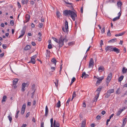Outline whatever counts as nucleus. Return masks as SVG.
Returning <instances> with one entry per match:
<instances>
[{
    "label": "nucleus",
    "mask_w": 127,
    "mask_h": 127,
    "mask_svg": "<svg viewBox=\"0 0 127 127\" xmlns=\"http://www.w3.org/2000/svg\"><path fill=\"white\" fill-rule=\"evenodd\" d=\"M110 119H109L107 120V121H106V125H107L108 124V122L110 121Z\"/></svg>",
    "instance_id": "obj_62"
},
{
    "label": "nucleus",
    "mask_w": 127,
    "mask_h": 127,
    "mask_svg": "<svg viewBox=\"0 0 127 127\" xmlns=\"http://www.w3.org/2000/svg\"><path fill=\"white\" fill-rule=\"evenodd\" d=\"M89 76V75L88 74H86V73L85 72H83L81 77L82 78H83V77H84V78H86V77H88Z\"/></svg>",
    "instance_id": "obj_17"
},
{
    "label": "nucleus",
    "mask_w": 127,
    "mask_h": 127,
    "mask_svg": "<svg viewBox=\"0 0 127 127\" xmlns=\"http://www.w3.org/2000/svg\"><path fill=\"white\" fill-rule=\"evenodd\" d=\"M122 5L121 1L120 0L117 3V5L119 8L121 9V6Z\"/></svg>",
    "instance_id": "obj_15"
},
{
    "label": "nucleus",
    "mask_w": 127,
    "mask_h": 127,
    "mask_svg": "<svg viewBox=\"0 0 127 127\" xmlns=\"http://www.w3.org/2000/svg\"><path fill=\"white\" fill-rule=\"evenodd\" d=\"M113 48L111 46H108L105 48V50L106 52L109 51H113Z\"/></svg>",
    "instance_id": "obj_10"
},
{
    "label": "nucleus",
    "mask_w": 127,
    "mask_h": 127,
    "mask_svg": "<svg viewBox=\"0 0 127 127\" xmlns=\"http://www.w3.org/2000/svg\"><path fill=\"white\" fill-rule=\"evenodd\" d=\"M86 124V120H84L82 122L81 127H85Z\"/></svg>",
    "instance_id": "obj_21"
},
{
    "label": "nucleus",
    "mask_w": 127,
    "mask_h": 127,
    "mask_svg": "<svg viewBox=\"0 0 127 127\" xmlns=\"http://www.w3.org/2000/svg\"><path fill=\"white\" fill-rule=\"evenodd\" d=\"M102 89L101 88H98L95 91V92L96 93V95L95 96V97L94 98L93 100V102H96L97 100V99Z\"/></svg>",
    "instance_id": "obj_3"
},
{
    "label": "nucleus",
    "mask_w": 127,
    "mask_h": 127,
    "mask_svg": "<svg viewBox=\"0 0 127 127\" xmlns=\"http://www.w3.org/2000/svg\"><path fill=\"white\" fill-rule=\"evenodd\" d=\"M63 13L65 16H70L74 21L75 20V18L77 16L76 13L75 12L70 10H65L63 11Z\"/></svg>",
    "instance_id": "obj_1"
},
{
    "label": "nucleus",
    "mask_w": 127,
    "mask_h": 127,
    "mask_svg": "<svg viewBox=\"0 0 127 127\" xmlns=\"http://www.w3.org/2000/svg\"><path fill=\"white\" fill-rule=\"evenodd\" d=\"M125 32H122L119 33V36H122L125 33Z\"/></svg>",
    "instance_id": "obj_42"
},
{
    "label": "nucleus",
    "mask_w": 127,
    "mask_h": 127,
    "mask_svg": "<svg viewBox=\"0 0 127 127\" xmlns=\"http://www.w3.org/2000/svg\"><path fill=\"white\" fill-rule=\"evenodd\" d=\"M19 112H17L15 116V118L17 119L18 118L19 115Z\"/></svg>",
    "instance_id": "obj_39"
},
{
    "label": "nucleus",
    "mask_w": 127,
    "mask_h": 127,
    "mask_svg": "<svg viewBox=\"0 0 127 127\" xmlns=\"http://www.w3.org/2000/svg\"><path fill=\"white\" fill-rule=\"evenodd\" d=\"M124 76L123 75H122L120 77H119L118 79V80L119 81V82H120L121 81H122L123 78H124Z\"/></svg>",
    "instance_id": "obj_30"
},
{
    "label": "nucleus",
    "mask_w": 127,
    "mask_h": 127,
    "mask_svg": "<svg viewBox=\"0 0 127 127\" xmlns=\"http://www.w3.org/2000/svg\"><path fill=\"white\" fill-rule=\"evenodd\" d=\"M2 47L4 49H5L7 47L6 45V44H3L2 45Z\"/></svg>",
    "instance_id": "obj_48"
},
{
    "label": "nucleus",
    "mask_w": 127,
    "mask_h": 127,
    "mask_svg": "<svg viewBox=\"0 0 127 127\" xmlns=\"http://www.w3.org/2000/svg\"><path fill=\"white\" fill-rule=\"evenodd\" d=\"M29 84L27 83H23L22 84V88L21 91L22 92H24L25 90V87H28V86Z\"/></svg>",
    "instance_id": "obj_6"
},
{
    "label": "nucleus",
    "mask_w": 127,
    "mask_h": 127,
    "mask_svg": "<svg viewBox=\"0 0 127 127\" xmlns=\"http://www.w3.org/2000/svg\"><path fill=\"white\" fill-rule=\"evenodd\" d=\"M74 44V42H72L68 43V44L70 46V45H72L73 44Z\"/></svg>",
    "instance_id": "obj_52"
},
{
    "label": "nucleus",
    "mask_w": 127,
    "mask_h": 127,
    "mask_svg": "<svg viewBox=\"0 0 127 127\" xmlns=\"http://www.w3.org/2000/svg\"><path fill=\"white\" fill-rule=\"evenodd\" d=\"M31 102H28L27 103V105L28 106H31Z\"/></svg>",
    "instance_id": "obj_61"
},
{
    "label": "nucleus",
    "mask_w": 127,
    "mask_h": 127,
    "mask_svg": "<svg viewBox=\"0 0 127 127\" xmlns=\"http://www.w3.org/2000/svg\"><path fill=\"white\" fill-rule=\"evenodd\" d=\"M50 52L49 50H46V56L47 57H49L50 56Z\"/></svg>",
    "instance_id": "obj_20"
},
{
    "label": "nucleus",
    "mask_w": 127,
    "mask_h": 127,
    "mask_svg": "<svg viewBox=\"0 0 127 127\" xmlns=\"http://www.w3.org/2000/svg\"><path fill=\"white\" fill-rule=\"evenodd\" d=\"M17 83H16V82H13V86L14 88L15 89L17 87L16 84Z\"/></svg>",
    "instance_id": "obj_28"
},
{
    "label": "nucleus",
    "mask_w": 127,
    "mask_h": 127,
    "mask_svg": "<svg viewBox=\"0 0 127 127\" xmlns=\"http://www.w3.org/2000/svg\"><path fill=\"white\" fill-rule=\"evenodd\" d=\"M43 24H42L41 23L39 24V27L40 28H41L42 27Z\"/></svg>",
    "instance_id": "obj_59"
},
{
    "label": "nucleus",
    "mask_w": 127,
    "mask_h": 127,
    "mask_svg": "<svg viewBox=\"0 0 127 127\" xmlns=\"http://www.w3.org/2000/svg\"><path fill=\"white\" fill-rule=\"evenodd\" d=\"M65 28L63 27L62 29L63 31L64 32H66L68 31V22L67 21H66L65 23Z\"/></svg>",
    "instance_id": "obj_4"
},
{
    "label": "nucleus",
    "mask_w": 127,
    "mask_h": 127,
    "mask_svg": "<svg viewBox=\"0 0 127 127\" xmlns=\"http://www.w3.org/2000/svg\"><path fill=\"white\" fill-rule=\"evenodd\" d=\"M51 61L54 64L55 66L56 65L57 61L55 59L53 58L52 59Z\"/></svg>",
    "instance_id": "obj_25"
},
{
    "label": "nucleus",
    "mask_w": 127,
    "mask_h": 127,
    "mask_svg": "<svg viewBox=\"0 0 127 127\" xmlns=\"http://www.w3.org/2000/svg\"><path fill=\"white\" fill-rule=\"evenodd\" d=\"M51 69L52 70V71L53 72L55 70V67H51Z\"/></svg>",
    "instance_id": "obj_60"
},
{
    "label": "nucleus",
    "mask_w": 127,
    "mask_h": 127,
    "mask_svg": "<svg viewBox=\"0 0 127 127\" xmlns=\"http://www.w3.org/2000/svg\"><path fill=\"white\" fill-rule=\"evenodd\" d=\"M31 48V46L29 45H27L24 48V50H29Z\"/></svg>",
    "instance_id": "obj_19"
},
{
    "label": "nucleus",
    "mask_w": 127,
    "mask_h": 127,
    "mask_svg": "<svg viewBox=\"0 0 127 127\" xmlns=\"http://www.w3.org/2000/svg\"><path fill=\"white\" fill-rule=\"evenodd\" d=\"M14 22L13 20H11L10 21V25L12 26H13L14 25Z\"/></svg>",
    "instance_id": "obj_41"
},
{
    "label": "nucleus",
    "mask_w": 127,
    "mask_h": 127,
    "mask_svg": "<svg viewBox=\"0 0 127 127\" xmlns=\"http://www.w3.org/2000/svg\"><path fill=\"white\" fill-rule=\"evenodd\" d=\"M76 94H75V91H74L73 92L72 95V98L71 100H72L73 98L76 96Z\"/></svg>",
    "instance_id": "obj_26"
},
{
    "label": "nucleus",
    "mask_w": 127,
    "mask_h": 127,
    "mask_svg": "<svg viewBox=\"0 0 127 127\" xmlns=\"http://www.w3.org/2000/svg\"><path fill=\"white\" fill-rule=\"evenodd\" d=\"M30 114V112L28 113L26 115V118L28 117L29 116Z\"/></svg>",
    "instance_id": "obj_56"
},
{
    "label": "nucleus",
    "mask_w": 127,
    "mask_h": 127,
    "mask_svg": "<svg viewBox=\"0 0 127 127\" xmlns=\"http://www.w3.org/2000/svg\"><path fill=\"white\" fill-rule=\"evenodd\" d=\"M127 121V118H124L123 120V124L121 126L122 127H124Z\"/></svg>",
    "instance_id": "obj_14"
},
{
    "label": "nucleus",
    "mask_w": 127,
    "mask_h": 127,
    "mask_svg": "<svg viewBox=\"0 0 127 127\" xmlns=\"http://www.w3.org/2000/svg\"><path fill=\"white\" fill-rule=\"evenodd\" d=\"M53 126L54 127H60V125L59 123L58 122H56V120H54Z\"/></svg>",
    "instance_id": "obj_13"
},
{
    "label": "nucleus",
    "mask_w": 127,
    "mask_h": 127,
    "mask_svg": "<svg viewBox=\"0 0 127 127\" xmlns=\"http://www.w3.org/2000/svg\"><path fill=\"white\" fill-rule=\"evenodd\" d=\"M120 90V88H118L117 90V91L116 92V93L117 94H119L120 93L119 92V90Z\"/></svg>",
    "instance_id": "obj_47"
},
{
    "label": "nucleus",
    "mask_w": 127,
    "mask_h": 127,
    "mask_svg": "<svg viewBox=\"0 0 127 127\" xmlns=\"http://www.w3.org/2000/svg\"><path fill=\"white\" fill-rule=\"evenodd\" d=\"M105 69L104 67L103 66H100L98 68V71L99 72H102Z\"/></svg>",
    "instance_id": "obj_12"
},
{
    "label": "nucleus",
    "mask_w": 127,
    "mask_h": 127,
    "mask_svg": "<svg viewBox=\"0 0 127 127\" xmlns=\"http://www.w3.org/2000/svg\"><path fill=\"white\" fill-rule=\"evenodd\" d=\"M114 51L117 53H118L120 51L119 50L116 48H114L113 49V51Z\"/></svg>",
    "instance_id": "obj_18"
},
{
    "label": "nucleus",
    "mask_w": 127,
    "mask_h": 127,
    "mask_svg": "<svg viewBox=\"0 0 127 127\" xmlns=\"http://www.w3.org/2000/svg\"><path fill=\"white\" fill-rule=\"evenodd\" d=\"M10 114L8 116V118L10 121V122H11L12 120V118L11 116V114L10 113Z\"/></svg>",
    "instance_id": "obj_23"
},
{
    "label": "nucleus",
    "mask_w": 127,
    "mask_h": 127,
    "mask_svg": "<svg viewBox=\"0 0 127 127\" xmlns=\"http://www.w3.org/2000/svg\"><path fill=\"white\" fill-rule=\"evenodd\" d=\"M87 54H87V53H86L85 55L84 58V59L85 60H86V58L87 57Z\"/></svg>",
    "instance_id": "obj_58"
},
{
    "label": "nucleus",
    "mask_w": 127,
    "mask_h": 127,
    "mask_svg": "<svg viewBox=\"0 0 127 127\" xmlns=\"http://www.w3.org/2000/svg\"><path fill=\"white\" fill-rule=\"evenodd\" d=\"M110 94L109 92L107 91V93L105 95V97L107 98H108L110 96Z\"/></svg>",
    "instance_id": "obj_24"
},
{
    "label": "nucleus",
    "mask_w": 127,
    "mask_h": 127,
    "mask_svg": "<svg viewBox=\"0 0 127 127\" xmlns=\"http://www.w3.org/2000/svg\"><path fill=\"white\" fill-rule=\"evenodd\" d=\"M114 1H115L114 0H112L111 1L110 0H109L108 2L109 3H111L114 2Z\"/></svg>",
    "instance_id": "obj_55"
},
{
    "label": "nucleus",
    "mask_w": 127,
    "mask_h": 127,
    "mask_svg": "<svg viewBox=\"0 0 127 127\" xmlns=\"http://www.w3.org/2000/svg\"><path fill=\"white\" fill-rule=\"evenodd\" d=\"M26 106V104L25 103L23 105L21 108V111H25Z\"/></svg>",
    "instance_id": "obj_22"
},
{
    "label": "nucleus",
    "mask_w": 127,
    "mask_h": 127,
    "mask_svg": "<svg viewBox=\"0 0 127 127\" xmlns=\"http://www.w3.org/2000/svg\"><path fill=\"white\" fill-rule=\"evenodd\" d=\"M103 76L100 77L99 78H97V80L96 83V85H98L101 82L102 80L103 79Z\"/></svg>",
    "instance_id": "obj_9"
},
{
    "label": "nucleus",
    "mask_w": 127,
    "mask_h": 127,
    "mask_svg": "<svg viewBox=\"0 0 127 127\" xmlns=\"http://www.w3.org/2000/svg\"><path fill=\"white\" fill-rule=\"evenodd\" d=\"M17 5L18 7L19 8H20L21 7V6L19 2H17Z\"/></svg>",
    "instance_id": "obj_50"
},
{
    "label": "nucleus",
    "mask_w": 127,
    "mask_h": 127,
    "mask_svg": "<svg viewBox=\"0 0 127 127\" xmlns=\"http://www.w3.org/2000/svg\"><path fill=\"white\" fill-rule=\"evenodd\" d=\"M61 106V102L60 100H59L56 106L58 107H59Z\"/></svg>",
    "instance_id": "obj_29"
},
{
    "label": "nucleus",
    "mask_w": 127,
    "mask_h": 127,
    "mask_svg": "<svg viewBox=\"0 0 127 127\" xmlns=\"http://www.w3.org/2000/svg\"><path fill=\"white\" fill-rule=\"evenodd\" d=\"M56 15L58 17H59L60 16V13L58 11H57L56 12Z\"/></svg>",
    "instance_id": "obj_37"
},
{
    "label": "nucleus",
    "mask_w": 127,
    "mask_h": 127,
    "mask_svg": "<svg viewBox=\"0 0 127 127\" xmlns=\"http://www.w3.org/2000/svg\"><path fill=\"white\" fill-rule=\"evenodd\" d=\"M52 38L57 43L58 40V39L54 37H52Z\"/></svg>",
    "instance_id": "obj_35"
},
{
    "label": "nucleus",
    "mask_w": 127,
    "mask_h": 127,
    "mask_svg": "<svg viewBox=\"0 0 127 127\" xmlns=\"http://www.w3.org/2000/svg\"><path fill=\"white\" fill-rule=\"evenodd\" d=\"M18 81V79L17 78H16L14 79L13 81L14 82H16L17 83Z\"/></svg>",
    "instance_id": "obj_53"
},
{
    "label": "nucleus",
    "mask_w": 127,
    "mask_h": 127,
    "mask_svg": "<svg viewBox=\"0 0 127 127\" xmlns=\"http://www.w3.org/2000/svg\"><path fill=\"white\" fill-rule=\"evenodd\" d=\"M101 32L102 33H104L105 32V28L104 27L101 30Z\"/></svg>",
    "instance_id": "obj_40"
},
{
    "label": "nucleus",
    "mask_w": 127,
    "mask_h": 127,
    "mask_svg": "<svg viewBox=\"0 0 127 127\" xmlns=\"http://www.w3.org/2000/svg\"><path fill=\"white\" fill-rule=\"evenodd\" d=\"M118 16H117L118 17H119V18H120V17L121 15V13L120 12H119L118 14Z\"/></svg>",
    "instance_id": "obj_57"
},
{
    "label": "nucleus",
    "mask_w": 127,
    "mask_h": 127,
    "mask_svg": "<svg viewBox=\"0 0 127 127\" xmlns=\"http://www.w3.org/2000/svg\"><path fill=\"white\" fill-rule=\"evenodd\" d=\"M6 96L5 95H4L3 97V99L2 100V102L5 101H6Z\"/></svg>",
    "instance_id": "obj_31"
},
{
    "label": "nucleus",
    "mask_w": 127,
    "mask_h": 127,
    "mask_svg": "<svg viewBox=\"0 0 127 127\" xmlns=\"http://www.w3.org/2000/svg\"><path fill=\"white\" fill-rule=\"evenodd\" d=\"M94 61L93 58L90 59L89 65V68H93L94 66Z\"/></svg>",
    "instance_id": "obj_8"
},
{
    "label": "nucleus",
    "mask_w": 127,
    "mask_h": 127,
    "mask_svg": "<svg viewBox=\"0 0 127 127\" xmlns=\"http://www.w3.org/2000/svg\"><path fill=\"white\" fill-rule=\"evenodd\" d=\"M26 26H25L23 28V29L21 31V34L20 35L18 38H21L23 37L24 34H25V30L26 29Z\"/></svg>",
    "instance_id": "obj_5"
},
{
    "label": "nucleus",
    "mask_w": 127,
    "mask_h": 127,
    "mask_svg": "<svg viewBox=\"0 0 127 127\" xmlns=\"http://www.w3.org/2000/svg\"><path fill=\"white\" fill-rule=\"evenodd\" d=\"M126 69L125 67H123L122 69V72L123 73H125L126 72Z\"/></svg>",
    "instance_id": "obj_33"
},
{
    "label": "nucleus",
    "mask_w": 127,
    "mask_h": 127,
    "mask_svg": "<svg viewBox=\"0 0 127 127\" xmlns=\"http://www.w3.org/2000/svg\"><path fill=\"white\" fill-rule=\"evenodd\" d=\"M48 48L49 49H50L52 48V46L51 44H49L48 45Z\"/></svg>",
    "instance_id": "obj_38"
},
{
    "label": "nucleus",
    "mask_w": 127,
    "mask_h": 127,
    "mask_svg": "<svg viewBox=\"0 0 127 127\" xmlns=\"http://www.w3.org/2000/svg\"><path fill=\"white\" fill-rule=\"evenodd\" d=\"M58 80L57 79H56L55 82H54V83L55 84V86L56 87L58 86Z\"/></svg>",
    "instance_id": "obj_32"
},
{
    "label": "nucleus",
    "mask_w": 127,
    "mask_h": 127,
    "mask_svg": "<svg viewBox=\"0 0 127 127\" xmlns=\"http://www.w3.org/2000/svg\"><path fill=\"white\" fill-rule=\"evenodd\" d=\"M127 108V107H124L123 108H122L121 109L120 111H123L125 110V109Z\"/></svg>",
    "instance_id": "obj_51"
},
{
    "label": "nucleus",
    "mask_w": 127,
    "mask_h": 127,
    "mask_svg": "<svg viewBox=\"0 0 127 127\" xmlns=\"http://www.w3.org/2000/svg\"><path fill=\"white\" fill-rule=\"evenodd\" d=\"M34 3V2L33 1H30V4L32 5H33Z\"/></svg>",
    "instance_id": "obj_64"
},
{
    "label": "nucleus",
    "mask_w": 127,
    "mask_h": 127,
    "mask_svg": "<svg viewBox=\"0 0 127 127\" xmlns=\"http://www.w3.org/2000/svg\"><path fill=\"white\" fill-rule=\"evenodd\" d=\"M53 118H51L50 119V123L51 124V126H53Z\"/></svg>",
    "instance_id": "obj_46"
},
{
    "label": "nucleus",
    "mask_w": 127,
    "mask_h": 127,
    "mask_svg": "<svg viewBox=\"0 0 127 127\" xmlns=\"http://www.w3.org/2000/svg\"><path fill=\"white\" fill-rule=\"evenodd\" d=\"M21 3L23 4H24L26 3V2L25 0H22L21 1Z\"/></svg>",
    "instance_id": "obj_49"
},
{
    "label": "nucleus",
    "mask_w": 127,
    "mask_h": 127,
    "mask_svg": "<svg viewBox=\"0 0 127 127\" xmlns=\"http://www.w3.org/2000/svg\"><path fill=\"white\" fill-rule=\"evenodd\" d=\"M41 127H44V123L42 122L41 123Z\"/></svg>",
    "instance_id": "obj_63"
},
{
    "label": "nucleus",
    "mask_w": 127,
    "mask_h": 127,
    "mask_svg": "<svg viewBox=\"0 0 127 127\" xmlns=\"http://www.w3.org/2000/svg\"><path fill=\"white\" fill-rule=\"evenodd\" d=\"M107 36H110L111 35L110 32V31L109 30L107 32Z\"/></svg>",
    "instance_id": "obj_44"
},
{
    "label": "nucleus",
    "mask_w": 127,
    "mask_h": 127,
    "mask_svg": "<svg viewBox=\"0 0 127 127\" xmlns=\"http://www.w3.org/2000/svg\"><path fill=\"white\" fill-rule=\"evenodd\" d=\"M66 42L67 41V40L64 37L61 35L60 37L58 40V41L57 43L59 45V47L60 49V48L62 47L64 44V42Z\"/></svg>",
    "instance_id": "obj_2"
},
{
    "label": "nucleus",
    "mask_w": 127,
    "mask_h": 127,
    "mask_svg": "<svg viewBox=\"0 0 127 127\" xmlns=\"http://www.w3.org/2000/svg\"><path fill=\"white\" fill-rule=\"evenodd\" d=\"M117 41V39L116 38H114L112 39L111 40H110L109 42H110L111 43H114V42H116Z\"/></svg>",
    "instance_id": "obj_27"
},
{
    "label": "nucleus",
    "mask_w": 127,
    "mask_h": 127,
    "mask_svg": "<svg viewBox=\"0 0 127 127\" xmlns=\"http://www.w3.org/2000/svg\"><path fill=\"white\" fill-rule=\"evenodd\" d=\"M109 92L110 94L114 92V89H111L107 91Z\"/></svg>",
    "instance_id": "obj_34"
},
{
    "label": "nucleus",
    "mask_w": 127,
    "mask_h": 127,
    "mask_svg": "<svg viewBox=\"0 0 127 127\" xmlns=\"http://www.w3.org/2000/svg\"><path fill=\"white\" fill-rule=\"evenodd\" d=\"M36 57V55H34L31 58V60L29 62V63H32L33 64H34L35 62V59Z\"/></svg>",
    "instance_id": "obj_7"
},
{
    "label": "nucleus",
    "mask_w": 127,
    "mask_h": 127,
    "mask_svg": "<svg viewBox=\"0 0 127 127\" xmlns=\"http://www.w3.org/2000/svg\"><path fill=\"white\" fill-rule=\"evenodd\" d=\"M119 19V17H118L117 16L113 18V21H115L118 20Z\"/></svg>",
    "instance_id": "obj_36"
},
{
    "label": "nucleus",
    "mask_w": 127,
    "mask_h": 127,
    "mask_svg": "<svg viewBox=\"0 0 127 127\" xmlns=\"http://www.w3.org/2000/svg\"><path fill=\"white\" fill-rule=\"evenodd\" d=\"M76 80V79L75 78V77H73L71 80V83H73Z\"/></svg>",
    "instance_id": "obj_43"
},
{
    "label": "nucleus",
    "mask_w": 127,
    "mask_h": 127,
    "mask_svg": "<svg viewBox=\"0 0 127 127\" xmlns=\"http://www.w3.org/2000/svg\"><path fill=\"white\" fill-rule=\"evenodd\" d=\"M26 20L24 22V23H26L29 21L30 19V15L28 14H27L26 16Z\"/></svg>",
    "instance_id": "obj_11"
},
{
    "label": "nucleus",
    "mask_w": 127,
    "mask_h": 127,
    "mask_svg": "<svg viewBox=\"0 0 127 127\" xmlns=\"http://www.w3.org/2000/svg\"><path fill=\"white\" fill-rule=\"evenodd\" d=\"M96 119L97 120H99L101 119L100 116L99 115H97L96 117Z\"/></svg>",
    "instance_id": "obj_45"
},
{
    "label": "nucleus",
    "mask_w": 127,
    "mask_h": 127,
    "mask_svg": "<svg viewBox=\"0 0 127 127\" xmlns=\"http://www.w3.org/2000/svg\"><path fill=\"white\" fill-rule=\"evenodd\" d=\"M112 78V74L111 73L109 74L107 78V80L108 82H109L110 81L111 79Z\"/></svg>",
    "instance_id": "obj_16"
},
{
    "label": "nucleus",
    "mask_w": 127,
    "mask_h": 127,
    "mask_svg": "<svg viewBox=\"0 0 127 127\" xmlns=\"http://www.w3.org/2000/svg\"><path fill=\"white\" fill-rule=\"evenodd\" d=\"M64 1L66 4H70V5H72V3H69V2H66L65 0Z\"/></svg>",
    "instance_id": "obj_54"
}]
</instances>
